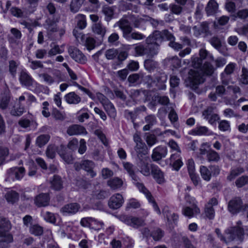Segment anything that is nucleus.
Instances as JSON below:
<instances>
[{
	"instance_id": "obj_1",
	"label": "nucleus",
	"mask_w": 248,
	"mask_h": 248,
	"mask_svg": "<svg viewBox=\"0 0 248 248\" xmlns=\"http://www.w3.org/2000/svg\"><path fill=\"white\" fill-rule=\"evenodd\" d=\"M213 72V67L208 62H205L202 69L199 70H190L188 72V77L187 81L188 85L190 88L195 89L199 84L204 81L203 73L207 75H211Z\"/></svg>"
},
{
	"instance_id": "obj_2",
	"label": "nucleus",
	"mask_w": 248,
	"mask_h": 248,
	"mask_svg": "<svg viewBox=\"0 0 248 248\" xmlns=\"http://www.w3.org/2000/svg\"><path fill=\"white\" fill-rule=\"evenodd\" d=\"M237 224V226L226 229L225 231V236L221 234L220 230L218 228L216 229L215 232L220 240L226 244L234 240L242 241L244 237V230L240 226L241 221H238Z\"/></svg>"
},
{
	"instance_id": "obj_3",
	"label": "nucleus",
	"mask_w": 248,
	"mask_h": 248,
	"mask_svg": "<svg viewBox=\"0 0 248 248\" xmlns=\"http://www.w3.org/2000/svg\"><path fill=\"white\" fill-rule=\"evenodd\" d=\"M11 228L9 220L0 217V248H8V244L13 242V236L9 232Z\"/></svg>"
},
{
	"instance_id": "obj_4",
	"label": "nucleus",
	"mask_w": 248,
	"mask_h": 248,
	"mask_svg": "<svg viewBox=\"0 0 248 248\" xmlns=\"http://www.w3.org/2000/svg\"><path fill=\"white\" fill-rule=\"evenodd\" d=\"M42 81L45 82L48 85H51L56 82L59 83L63 80L62 78V74L60 71L54 70L53 72V77L48 73H43L39 75Z\"/></svg>"
},
{
	"instance_id": "obj_5",
	"label": "nucleus",
	"mask_w": 248,
	"mask_h": 248,
	"mask_svg": "<svg viewBox=\"0 0 248 248\" xmlns=\"http://www.w3.org/2000/svg\"><path fill=\"white\" fill-rule=\"evenodd\" d=\"M94 166V162L89 160H82L80 163H76L74 165L75 169L77 170L83 169L85 170L92 178H93L96 175V172L93 170Z\"/></svg>"
},
{
	"instance_id": "obj_6",
	"label": "nucleus",
	"mask_w": 248,
	"mask_h": 248,
	"mask_svg": "<svg viewBox=\"0 0 248 248\" xmlns=\"http://www.w3.org/2000/svg\"><path fill=\"white\" fill-rule=\"evenodd\" d=\"M246 207V205L243 204L242 200L239 198H233L229 202L228 204V210L233 214H236L245 211Z\"/></svg>"
},
{
	"instance_id": "obj_7",
	"label": "nucleus",
	"mask_w": 248,
	"mask_h": 248,
	"mask_svg": "<svg viewBox=\"0 0 248 248\" xmlns=\"http://www.w3.org/2000/svg\"><path fill=\"white\" fill-rule=\"evenodd\" d=\"M140 179L137 181H133V183L138 188V189L143 192L146 196L149 202L151 203L154 208V210L159 215L161 214L160 210L159 207L156 204V202L154 200V199L152 197L151 194L148 191V190L145 188L143 184L139 182Z\"/></svg>"
},
{
	"instance_id": "obj_8",
	"label": "nucleus",
	"mask_w": 248,
	"mask_h": 248,
	"mask_svg": "<svg viewBox=\"0 0 248 248\" xmlns=\"http://www.w3.org/2000/svg\"><path fill=\"white\" fill-rule=\"evenodd\" d=\"M121 221L133 228H137L144 225V220L139 217L122 215L120 216Z\"/></svg>"
},
{
	"instance_id": "obj_9",
	"label": "nucleus",
	"mask_w": 248,
	"mask_h": 248,
	"mask_svg": "<svg viewBox=\"0 0 248 248\" xmlns=\"http://www.w3.org/2000/svg\"><path fill=\"white\" fill-rule=\"evenodd\" d=\"M146 44L147 45L145 46L142 44H139L135 46V51L138 55L143 56L146 55L149 57H152L157 54V51L156 50L155 46L152 48L149 44Z\"/></svg>"
},
{
	"instance_id": "obj_10",
	"label": "nucleus",
	"mask_w": 248,
	"mask_h": 248,
	"mask_svg": "<svg viewBox=\"0 0 248 248\" xmlns=\"http://www.w3.org/2000/svg\"><path fill=\"white\" fill-rule=\"evenodd\" d=\"M163 39L164 36H163L162 31H156L146 39V44H149L152 48L155 46L157 51L158 46Z\"/></svg>"
},
{
	"instance_id": "obj_11",
	"label": "nucleus",
	"mask_w": 248,
	"mask_h": 248,
	"mask_svg": "<svg viewBox=\"0 0 248 248\" xmlns=\"http://www.w3.org/2000/svg\"><path fill=\"white\" fill-rule=\"evenodd\" d=\"M202 117L212 125L216 124L219 119L218 115L215 113L214 108L212 107H208L202 111Z\"/></svg>"
},
{
	"instance_id": "obj_12",
	"label": "nucleus",
	"mask_w": 248,
	"mask_h": 248,
	"mask_svg": "<svg viewBox=\"0 0 248 248\" xmlns=\"http://www.w3.org/2000/svg\"><path fill=\"white\" fill-rule=\"evenodd\" d=\"M26 172L25 168L23 167H13L8 170L9 178L12 180H21Z\"/></svg>"
},
{
	"instance_id": "obj_13",
	"label": "nucleus",
	"mask_w": 248,
	"mask_h": 248,
	"mask_svg": "<svg viewBox=\"0 0 248 248\" xmlns=\"http://www.w3.org/2000/svg\"><path fill=\"white\" fill-rule=\"evenodd\" d=\"M124 202L122 195L119 193H116L110 197L108 205L111 209H117L122 206Z\"/></svg>"
},
{
	"instance_id": "obj_14",
	"label": "nucleus",
	"mask_w": 248,
	"mask_h": 248,
	"mask_svg": "<svg viewBox=\"0 0 248 248\" xmlns=\"http://www.w3.org/2000/svg\"><path fill=\"white\" fill-rule=\"evenodd\" d=\"M68 52L71 57L78 62L84 63L87 61L84 55L77 48L70 47Z\"/></svg>"
},
{
	"instance_id": "obj_15",
	"label": "nucleus",
	"mask_w": 248,
	"mask_h": 248,
	"mask_svg": "<svg viewBox=\"0 0 248 248\" xmlns=\"http://www.w3.org/2000/svg\"><path fill=\"white\" fill-rule=\"evenodd\" d=\"M236 64L234 63H230L225 67L224 72L221 73V77L222 83L224 85H227L229 83V75L232 74L235 68Z\"/></svg>"
},
{
	"instance_id": "obj_16",
	"label": "nucleus",
	"mask_w": 248,
	"mask_h": 248,
	"mask_svg": "<svg viewBox=\"0 0 248 248\" xmlns=\"http://www.w3.org/2000/svg\"><path fill=\"white\" fill-rule=\"evenodd\" d=\"M167 154L168 150L166 147L159 146L153 150L152 158L154 161H158L162 158L166 157Z\"/></svg>"
},
{
	"instance_id": "obj_17",
	"label": "nucleus",
	"mask_w": 248,
	"mask_h": 248,
	"mask_svg": "<svg viewBox=\"0 0 248 248\" xmlns=\"http://www.w3.org/2000/svg\"><path fill=\"white\" fill-rule=\"evenodd\" d=\"M80 205L77 203H72L64 205L61 211L64 215L75 214L78 212L80 209Z\"/></svg>"
},
{
	"instance_id": "obj_18",
	"label": "nucleus",
	"mask_w": 248,
	"mask_h": 248,
	"mask_svg": "<svg viewBox=\"0 0 248 248\" xmlns=\"http://www.w3.org/2000/svg\"><path fill=\"white\" fill-rule=\"evenodd\" d=\"M151 173L156 182L159 184L165 182L164 173L161 170L159 167L155 165H152Z\"/></svg>"
},
{
	"instance_id": "obj_19",
	"label": "nucleus",
	"mask_w": 248,
	"mask_h": 248,
	"mask_svg": "<svg viewBox=\"0 0 248 248\" xmlns=\"http://www.w3.org/2000/svg\"><path fill=\"white\" fill-rule=\"evenodd\" d=\"M50 198L47 193H41L36 196L34 203L38 207L46 206L48 205Z\"/></svg>"
},
{
	"instance_id": "obj_20",
	"label": "nucleus",
	"mask_w": 248,
	"mask_h": 248,
	"mask_svg": "<svg viewBox=\"0 0 248 248\" xmlns=\"http://www.w3.org/2000/svg\"><path fill=\"white\" fill-rule=\"evenodd\" d=\"M67 133L69 136L78 135H86L87 132L86 129L79 125L74 124L69 126L67 130Z\"/></svg>"
},
{
	"instance_id": "obj_21",
	"label": "nucleus",
	"mask_w": 248,
	"mask_h": 248,
	"mask_svg": "<svg viewBox=\"0 0 248 248\" xmlns=\"http://www.w3.org/2000/svg\"><path fill=\"white\" fill-rule=\"evenodd\" d=\"M189 134L193 136H208L212 135V133L206 126L200 125L191 130Z\"/></svg>"
},
{
	"instance_id": "obj_22",
	"label": "nucleus",
	"mask_w": 248,
	"mask_h": 248,
	"mask_svg": "<svg viewBox=\"0 0 248 248\" xmlns=\"http://www.w3.org/2000/svg\"><path fill=\"white\" fill-rule=\"evenodd\" d=\"M65 102L68 104L77 105L81 101V97L74 92H70L66 94L64 96Z\"/></svg>"
},
{
	"instance_id": "obj_23",
	"label": "nucleus",
	"mask_w": 248,
	"mask_h": 248,
	"mask_svg": "<svg viewBox=\"0 0 248 248\" xmlns=\"http://www.w3.org/2000/svg\"><path fill=\"white\" fill-rule=\"evenodd\" d=\"M148 157L147 156L141 157L140 161L138 163V166L140 168V172L144 176H149L150 174V169L148 166L147 161Z\"/></svg>"
},
{
	"instance_id": "obj_24",
	"label": "nucleus",
	"mask_w": 248,
	"mask_h": 248,
	"mask_svg": "<svg viewBox=\"0 0 248 248\" xmlns=\"http://www.w3.org/2000/svg\"><path fill=\"white\" fill-rule=\"evenodd\" d=\"M123 166L124 170L126 171L129 176L132 178L133 181H137L139 180V178L135 173V168L133 164L129 162H123Z\"/></svg>"
},
{
	"instance_id": "obj_25",
	"label": "nucleus",
	"mask_w": 248,
	"mask_h": 248,
	"mask_svg": "<svg viewBox=\"0 0 248 248\" xmlns=\"http://www.w3.org/2000/svg\"><path fill=\"white\" fill-rule=\"evenodd\" d=\"M117 25L123 31L124 37L128 33H131L132 27L129 21L125 19H122L117 22L115 26Z\"/></svg>"
},
{
	"instance_id": "obj_26",
	"label": "nucleus",
	"mask_w": 248,
	"mask_h": 248,
	"mask_svg": "<svg viewBox=\"0 0 248 248\" xmlns=\"http://www.w3.org/2000/svg\"><path fill=\"white\" fill-rule=\"evenodd\" d=\"M124 185V181L120 178L115 177L107 181V185L112 190L121 188Z\"/></svg>"
},
{
	"instance_id": "obj_27",
	"label": "nucleus",
	"mask_w": 248,
	"mask_h": 248,
	"mask_svg": "<svg viewBox=\"0 0 248 248\" xmlns=\"http://www.w3.org/2000/svg\"><path fill=\"white\" fill-rule=\"evenodd\" d=\"M167 80V76L164 73H159L155 77V80L150 82L151 84L155 83L160 89H164L165 85L164 83Z\"/></svg>"
},
{
	"instance_id": "obj_28",
	"label": "nucleus",
	"mask_w": 248,
	"mask_h": 248,
	"mask_svg": "<svg viewBox=\"0 0 248 248\" xmlns=\"http://www.w3.org/2000/svg\"><path fill=\"white\" fill-rule=\"evenodd\" d=\"M170 163L172 164L173 168L176 170H178L183 165L180 154L175 153L172 154L170 157Z\"/></svg>"
},
{
	"instance_id": "obj_29",
	"label": "nucleus",
	"mask_w": 248,
	"mask_h": 248,
	"mask_svg": "<svg viewBox=\"0 0 248 248\" xmlns=\"http://www.w3.org/2000/svg\"><path fill=\"white\" fill-rule=\"evenodd\" d=\"M146 124L143 127L144 131L149 130L154 125L157 123V120L154 115L150 114L146 116L144 118Z\"/></svg>"
},
{
	"instance_id": "obj_30",
	"label": "nucleus",
	"mask_w": 248,
	"mask_h": 248,
	"mask_svg": "<svg viewBox=\"0 0 248 248\" xmlns=\"http://www.w3.org/2000/svg\"><path fill=\"white\" fill-rule=\"evenodd\" d=\"M135 150L137 152L139 159L146 156V154H147V147L145 143L142 141L136 143Z\"/></svg>"
},
{
	"instance_id": "obj_31",
	"label": "nucleus",
	"mask_w": 248,
	"mask_h": 248,
	"mask_svg": "<svg viewBox=\"0 0 248 248\" xmlns=\"http://www.w3.org/2000/svg\"><path fill=\"white\" fill-rule=\"evenodd\" d=\"M50 183V187L55 190H60L63 187V181L58 175H54Z\"/></svg>"
},
{
	"instance_id": "obj_32",
	"label": "nucleus",
	"mask_w": 248,
	"mask_h": 248,
	"mask_svg": "<svg viewBox=\"0 0 248 248\" xmlns=\"http://www.w3.org/2000/svg\"><path fill=\"white\" fill-rule=\"evenodd\" d=\"M218 9V4L215 0H210L207 3L205 11L208 16L215 14Z\"/></svg>"
},
{
	"instance_id": "obj_33",
	"label": "nucleus",
	"mask_w": 248,
	"mask_h": 248,
	"mask_svg": "<svg viewBox=\"0 0 248 248\" xmlns=\"http://www.w3.org/2000/svg\"><path fill=\"white\" fill-rule=\"evenodd\" d=\"M200 212L199 208L197 206L184 207L182 210V213L185 216L189 217H193L195 214H199Z\"/></svg>"
},
{
	"instance_id": "obj_34",
	"label": "nucleus",
	"mask_w": 248,
	"mask_h": 248,
	"mask_svg": "<svg viewBox=\"0 0 248 248\" xmlns=\"http://www.w3.org/2000/svg\"><path fill=\"white\" fill-rule=\"evenodd\" d=\"M58 154L67 164H71L73 162V157L71 152L68 151L66 149H64L59 151Z\"/></svg>"
},
{
	"instance_id": "obj_35",
	"label": "nucleus",
	"mask_w": 248,
	"mask_h": 248,
	"mask_svg": "<svg viewBox=\"0 0 248 248\" xmlns=\"http://www.w3.org/2000/svg\"><path fill=\"white\" fill-rule=\"evenodd\" d=\"M92 30L94 33L103 37L106 32V28L100 22L94 23L92 27Z\"/></svg>"
},
{
	"instance_id": "obj_36",
	"label": "nucleus",
	"mask_w": 248,
	"mask_h": 248,
	"mask_svg": "<svg viewBox=\"0 0 248 248\" xmlns=\"http://www.w3.org/2000/svg\"><path fill=\"white\" fill-rule=\"evenodd\" d=\"M19 80L21 84L24 86L29 87L32 84V79L31 77L25 72L22 71L20 73Z\"/></svg>"
},
{
	"instance_id": "obj_37",
	"label": "nucleus",
	"mask_w": 248,
	"mask_h": 248,
	"mask_svg": "<svg viewBox=\"0 0 248 248\" xmlns=\"http://www.w3.org/2000/svg\"><path fill=\"white\" fill-rule=\"evenodd\" d=\"M5 197L8 202L14 203L19 199V194L15 191H9L6 193Z\"/></svg>"
},
{
	"instance_id": "obj_38",
	"label": "nucleus",
	"mask_w": 248,
	"mask_h": 248,
	"mask_svg": "<svg viewBox=\"0 0 248 248\" xmlns=\"http://www.w3.org/2000/svg\"><path fill=\"white\" fill-rule=\"evenodd\" d=\"M77 26L81 30L84 29L87 26L86 17L82 14H78L76 16Z\"/></svg>"
},
{
	"instance_id": "obj_39",
	"label": "nucleus",
	"mask_w": 248,
	"mask_h": 248,
	"mask_svg": "<svg viewBox=\"0 0 248 248\" xmlns=\"http://www.w3.org/2000/svg\"><path fill=\"white\" fill-rule=\"evenodd\" d=\"M84 43V45L87 49L91 50L95 47V40L92 37L85 36L84 39L81 41Z\"/></svg>"
},
{
	"instance_id": "obj_40",
	"label": "nucleus",
	"mask_w": 248,
	"mask_h": 248,
	"mask_svg": "<svg viewBox=\"0 0 248 248\" xmlns=\"http://www.w3.org/2000/svg\"><path fill=\"white\" fill-rule=\"evenodd\" d=\"M200 172L202 178L206 181H209L211 178V171L205 166L200 167Z\"/></svg>"
},
{
	"instance_id": "obj_41",
	"label": "nucleus",
	"mask_w": 248,
	"mask_h": 248,
	"mask_svg": "<svg viewBox=\"0 0 248 248\" xmlns=\"http://www.w3.org/2000/svg\"><path fill=\"white\" fill-rule=\"evenodd\" d=\"M84 0H72L70 5L71 12L74 13L78 12Z\"/></svg>"
},
{
	"instance_id": "obj_42",
	"label": "nucleus",
	"mask_w": 248,
	"mask_h": 248,
	"mask_svg": "<svg viewBox=\"0 0 248 248\" xmlns=\"http://www.w3.org/2000/svg\"><path fill=\"white\" fill-rule=\"evenodd\" d=\"M163 213L168 221H171L172 220L174 223H175L178 220V216L174 213L171 214L167 207L164 208Z\"/></svg>"
},
{
	"instance_id": "obj_43",
	"label": "nucleus",
	"mask_w": 248,
	"mask_h": 248,
	"mask_svg": "<svg viewBox=\"0 0 248 248\" xmlns=\"http://www.w3.org/2000/svg\"><path fill=\"white\" fill-rule=\"evenodd\" d=\"M50 137L48 135H41L36 140V144L40 147L44 146L48 141Z\"/></svg>"
},
{
	"instance_id": "obj_44",
	"label": "nucleus",
	"mask_w": 248,
	"mask_h": 248,
	"mask_svg": "<svg viewBox=\"0 0 248 248\" xmlns=\"http://www.w3.org/2000/svg\"><path fill=\"white\" fill-rule=\"evenodd\" d=\"M207 158L209 162H217L220 160V156L217 152L210 149L207 155Z\"/></svg>"
},
{
	"instance_id": "obj_45",
	"label": "nucleus",
	"mask_w": 248,
	"mask_h": 248,
	"mask_svg": "<svg viewBox=\"0 0 248 248\" xmlns=\"http://www.w3.org/2000/svg\"><path fill=\"white\" fill-rule=\"evenodd\" d=\"M102 105L104 106V109L106 110L108 115H110L113 117L115 116L116 113L115 108L109 100L108 101Z\"/></svg>"
},
{
	"instance_id": "obj_46",
	"label": "nucleus",
	"mask_w": 248,
	"mask_h": 248,
	"mask_svg": "<svg viewBox=\"0 0 248 248\" xmlns=\"http://www.w3.org/2000/svg\"><path fill=\"white\" fill-rule=\"evenodd\" d=\"M102 12L105 15V19L107 21H109L112 18L114 14V10L112 7L105 6L103 8Z\"/></svg>"
},
{
	"instance_id": "obj_47",
	"label": "nucleus",
	"mask_w": 248,
	"mask_h": 248,
	"mask_svg": "<svg viewBox=\"0 0 248 248\" xmlns=\"http://www.w3.org/2000/svg\"><path fill=\"white\" fill-rule=\"evenodd\" d=\"M157 66V62L152 59H148L144 62L145 68L149 71L154 70Z\"/></svg>"
},
{
	"instance_id": "obj_48",
	"label": "nucleus",
	"mask_w": 248,
	"mask_h": 248,
	"mask_svg": "<svg viewBox=\"0 0 248 248\" xmlns=\"http://www.w3.org/2000/svg\"><path fill=\"white\" fill-rule=\"evenodd\" d=\"M126 40L130 41L131 39L141 40L145 38V36L138 32H133L131 33H128L124 37Z\"/></svg>"
},
{
	"instance_id": "obj_49",
	"label": "nucleus",
	"mask_w": 248,
	"mask_h": 248,
	"mask_svg": "<svg viewBox=\"0 0 248 248\" xmlns=\"http://www.w3.org/2000/svg\"><path fill=\"white\" fill-rule=\"evenodd\" d=\"M244 169L241 168H238L237 169H233L232 170L230 174L228 176L227 179L230 181H232L236 176L244 172Z\"/></svg>"
},
{
	"instance_id": "obj_50",
	"label": "nucleus",
	"mask_w": 248,
	"mask_h": 248,
	"mask_svg": "<svg viewBox=\"0 0 248 248\" xmlns=\"http://www.w3.org/2000/svg\"><path fill=\"white\" fill-rule=\"evenodd\" d=\"M30 232L35 235H41L43 234V228L38 225H33L30 228Z\"/></svg>"
},
{
	"instance_id": "obj_51",
	"label": "nucleus",
	"mask_w": 248,
	"mask_h": 248,
	"mask_svg": "<svg viewBox=\"0 0 248 248\" xmlns=\"http://www.w3.org/2000/svg\"><path fill=\"white\" fill-rule=\"evenodd\" d=\"M204 213L209 219H213L215 217V210L213 207L206 205L204 209Z\"/></svg>"
},
{
	"instance_id": "obj_52",
	"label": "nucleus",
	"mask_w": 248,
	"mask_h": 248,
	"mask_svg": "<svg viewBox=\"0 0 248 248\" xmlns=\"http://www.w3.org/2000/svg\"><path fill=\"white\" fill-rule=\"evenodd\" d=\"M57 148L55 145H49L46 149V155L47 156L50 158L55 157Z\"/></svg>"
},
{
	"instance_id": "obj_53",
	"label": "nucleus",
	"mask_w": 248,
	"mask_h": 248,
	"mask_svg": "<svg viewBox=\"0 0 248 248\" xmlns=\"http://www.w3.org/2000/svg\"><path fill=\"white\" fill-rule=\"evenodd\" d=\"M63 49L60 48L58 45H55L48 52V56L50 57L55 56L58 54L62 53Z\"/></svg>"
},
{
	"instance_id": "obj_54",
	"label": "nucleus",
	"mask_w": 248,
	"mask_h": 248,
	"mask_svg": "<svg viewBox=\"0 0 248 248\" xmlns=\"http://www.w3.org/2000/svg\"><path fill=\"white\" fill-rule=\"evenodd\" d=\"M42 214L46 221L52 223L55 222V217L53 213L48 211H44Z\"/></svg>"
},
{
	"instance_id": "obj_55",
	"label": "nucleus",
	"mask_w": 248,
	"mask_h": 248,
	"mask_svg": "<svg viewBox=\"0 0 248 248\" xmlns=\"http://www.w3.org/2000/svg\"><path fill=\"white\" fill-rule=\"evenodd\" d=\"M118 54V51L117 49L112 48L107 50L105 52V56L107 59L112 60Z\"/></svg>"
},
{
	"instance_id": "obj_56",
	"label": "nucleus",
	"mask_w": 248,
	"mask_h": 248,
	"mask_svg": "<svg viewBox=\"0 0 248 248\" xmlns=\"http://www.w3.org/2000/svg\"><path fill=\"white\" fill-rule=\"evenodd\" d=\"M10 101V96L6 95L3 96L0 100V108L2 109H5L7 108Z\"/></svg>"
},
{
	"instance_id": "obj_57",
	"label": "nucleus",
	"mask_w": 248,
	"mask_h": 248,
	"mask_svg": "<svg viewBox=\"0 0 248 248\" xmlns=\"http://www.w3.org/2000/svg\"><path fill=\"white\" fill-rule=\"evenodd\" d=\"M170 63L174 68H178L181 66V61L177 56H173L168 59Z\"/></svg>"
},
{
	"instance_id": "obj_58",
	"label": "nucleus",
	"mask_w": 248,
	"mask_h": 248,
	"mask_svg": "<svg viewBox=\"0 0 248 248\" xmlns=\"http://www.w3.org/2000/svg\"><path fill=\"white\" fill-rule=\"evenodd\" d=\"M170 9L171 13L175 15H180L183 11L182 7L176 4H170Z\"/></svg>"
},
{
	"instance_id": "obj_59",
	"label": "nucleus",
	"mask_w": 248,
	"mask_h": 248,
	"mask_svg": "<svg viewBox=\"0 0 248 248\" xmlns=\"http://www.w3.org/2000/svg\"><path fill=\"white\" fill-rule=\"evenodd\" d=\"M242 74L240 78V82L244 84H248V71L245 67L242 68Z\"/></svg>"
},
{
	"instance_id": "obj_60",
	"label": "nucleus",
	"mask_w": 248,
	"mask_h": 248,
	"mask_svg": "<svg viewBox=\"0 0 248 248\" xmlns=\"http://www.w3.org/2000/svg\"><path fill=\"white\" fill-rule=\"evenodd\" d=\"M8 154L9 150L7 148L0 147V165L3 163Z\"/></svg>"
},
{
	"instance_id": "obj_61",
	"label": "nucleus",
	"mask_w": 248,
	"mask_h": 248,
	"mask_svg": "<svg viewBox=\"0 0 248 248\" xmlns=\"http://www.w3.org/2000/svg\"><path fill=\"white\" fill-rule=\"evenodd\" d=\"M218 128L222 131H226L230 129V124L228 121L222 120L219 123Z\"/></svg>"
},
{
	"instance_id": "obj_62",
	"label": "nucleus",
	"mask_w": 248,
	"mask_h": 248,
	"mask_svg": "<svg viewBox=\"0 0 248 248\" xmlns=\"http://www.w3.org/2000/svg\"><path fill=\"white\" fill-rule=\"evenodd\" d=\"M210 148V145L207 142H204L201 145L200 148V154L202 155H207Z\"/></svg>"
},
{
	"instance_id": "obj_63",
	"label": "nucleus",
	"mask_w": 248,
	"mask_h": 248,
	"mask_svg": "<svg viewBox=\"0 0 248 248\" xmlns=\"http://www.w3.org/2000/svg\"><path fill=\"white\" fill-rule=\"evenodd\" d=\"M163 232L159 229H157L153 232L151 235L155 241L160 240L163 236Z\"/></svg>"
},
{
	"instance_id": "obj_64",
	"label": "nucleus",
	"mask_w": 248,
	"mask_h": 248,
	"mask_svg": "<svg viewBox=\"0 0 248 248\" xmlns=\"http://www.w3.org/2000/svg\"><path fill=\"white\" fill-rule=\"evenodd\" d=\"M248 181L247 176H242L235 181L236 186L238 187H241L246 185Z\"/></svg>"
}]
</instances>
